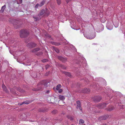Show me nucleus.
Listing matches in <instances>:
<instances>
[{"mask_svg":"<svg viewBox=\"0 0 125 125\" xmlns=\"http://www.w3.org/2000/svg\"><path fill=\"white\" fill-rule=\"evenodd\" d=\"M81 58V59H79V60L77 61V63L79 67V68L80 69L82 68L83 70V69H85L87 68V66L85 58L83 57H82Z\"/></svg>","mask_w":125,"mask_h":125,"instance_id":"1","label":"nucleus"},{"mask_svg":"<svg viewBox=\"0 0 125 125\" xmlns=\"http://www.w3.org/2000/svg\"><path fill=\"white\" fill-rule=\"evenodd\" d=\"M83 35L84 37L88 39H94L95 37V33L93 31L92 32L91 31L89 32V35H87L85 33H84Z\"/></svg>","mask_w":125,"mask_h":125,"instance_id":"2","label":"nucleus"},{"mask_svg":"<svg viewBox=\"0 0 125 125\" xmlns=\"http://www.w3.org/2000/svg\"><path fill=\"white\" fill-rule=\"evenodd\" d=\"M29 34V32L26 30L23 29L20 32V36L21 37H25Z\"/></svg>","mask_w":125,"mask_h":125,"instance_id":"3","label":"nucleus"},{"mask_svg":"<svg viewBox=\"0 0 125 125\" xmlns=\"http://www.w3.org/2000/svg\"><path fill=\"white\" fill-rule=\"evenodd\" d=\"M49 14V12L47 9H46L45 10L44 9H43L41 10L39 15L41 16L44 14L45 15L48 16Z\"/></svg>","mask_w":125,"mask_h":125,"instance_id":"4","label":"nucleus"},{"mask_svg":"<svg viewBox=\"0 0 125 125\" xmlns=\"http://www.w3.org/2000/svg\"><path fill=\"white\" fill-rule=\"evenodd\" d=\"M48 81L47 80H44L41 82L39 83V84L41 85L44 87H47V85L49 83Z\"/></svg>","mask_w":125,"mask_h":125,"instance_id":"5","label":"nucleus"},{"mask_svg":"<svg viewBox=\"0 0 125 125\" xmlns=\"http://www.w3.org/2000/svg\"><path fill=\"white\" fill-rule=\"evenodd\" d=\"M57 58L59 60L63 62H66L67 61V59L66 58H63L61 56H58Z\"/></svg>","mask_w":125,"mask_h":125,"instance_id":"6","label":"nucleus"},{"mask_svg":"<svg viewBox=\"0 0 125 125\" xmlns=\"http://www.w3.org/2000/svg\"><path fill=\"white\" fill-rule=\"evenodd\" d=\"M106 27L107 29L109 30H111L113 29V26L110 23L108 22L106 24Z\"/></svg>","mask_w":125,"mask_h":125,"instance_id":"7","label":"nucleus"},{"mask_svg":"<svg viewBox=\"0 0 125 125\" xmlns=\"http://www.w3.org/2000/svg\"><path fill=\"white\" fill-rule=\"evenodd\" d=\"M36 44L33 42H31L29 43L28 45V46L30 48H32L35 47Z\"/></svg>","mask_w":125,"mask_h":125,"instance_id":"8","label":"nucleus"},{"mask_svg":"<svg viewBox=\"0 0 125 125\" xmlns=\"http://www.w3.org/2000/svg\"><path fill=\"white\" fill-rule=\"evenodd\" d=\"M76 103L77 104V108H79L80 110L82 111V109L81 108L80 101H77Z\"/></svg>","mask_w":125,"mask_h":125,"instance_id":"9","label":"nucleus"},{"mask_svg":"<svg viewBox=\"0 0 125 125\" xmlns=\"http://www.w3.org/2000/svg\"><path fill=\"white\" fill-rule=\"evenodd\" d=\"M108 117V116L107 115H105L104 116H101L99 118V119L100 120H105Z\"/></svg>","mask_w":125,"mask_h":125,"instance_id":"10","label":"nucleus"},{"mask_svg":"<svg viewBox=\"0 0 125 125\" xmlns=\"http://www.w3.org/2000/svg\"><path fill=\"white\" fill-rule=\"evenodd\" d=\"M90 90L88 88L83 89L82 90V92L85 93H88L90 92Z\"/></svg>","mask_w":125,"mask_h":125,"instance_id":"11","label":"nucleus"},{"mask_svg":"<svg viewBox=\"0 0 125 125\" xmlns=\"http://www.w3.org/2000/svg\"><path fill=\"white\" fill-rule=\"evenodd\" d=\"M19 117H20V118L21 119H25L26 117V115L24 114H23L20 115V116H19Z\"/></svg>","mask_w":125,"mask_h":125,"instance_id":"12","label":"nucleus"},{"mask_svg":"<svg viewBox=\"0 0 125 125\" xmlns=\"http://www.w3.org/2000/svg\"><path fill=\"white\" fill-rule=\"evenodd\" d=\"M107 104L105 103H102L101 104H99L100 106H101L100 108H103L105 107Z\"/></svg>","mask_w":125,"mask_h":125,"instance_id":"13","label":"nucleus"},{"mask_svg":"<svg viewBox=\"0 0 125 125\" xmlns=\"http://www.w3.org/2000/svg\"><path fill=\"white\" fill-rule=\"evenodd\" d=\"M95 100L97 102H99L101 99V97L100 96H95Z\"/></svg>","mask_w":125,"mask_h":125,"instance_id":"14","label":"nucleus"},{"mask_svg":"<svg viewBox=\"0 0 125 125\" xmlns=\"http://www.w3.org/2000/svg\"><path fill=\"white\" fill-rule=\"evenodd\" d=\"M6 8V5H4L3 6H2L0 10V12L1 13H2L4 11V10Z\"/></svg>","mask_w":125,"mask_h":125,"instance_id":"15","label":"nucleus"},{"mask_svg":"<svg viewBox=\"0 0 125 125\" xmlns=\"http://www.w3.org/2000/svg\"><path fill=\"white\" fill-rule=\"evenodd\" d=\"M63 73L65 75H67L68 77H71V75L70 73L66 72H63Z\"/></svg>","mask_w":125,"mask_h":125,"instance_id":"16","label":"nucleus"},{"mask_svg":"<svg viewBox=\"0 0 125 125\" xmlns=\"http://www.w3.org/2000/svg\"><path fill=\"white\" fill-rule=\"evenodd\" d=\"M2 87L3 89L5 92L7 93L8 92V91L7 90L6 87L4 84H3L2 85Z\"/></svg>","mask_w":125,"mask_h":125,"instance_id":"17","label":"nucleus"},{"mask_svg":"<svg viewBox=\"0 0 125 125\" xmlns=\"http://www.w3.org/2000/svg\"><path fill=\"white\" fill-rule=\"evenodd\" d=\"M45 2V0H43L42 1H41L39 4L40 5V7H41L44 5Z\"/></svg>","mask_w":125,"mask_h":125,"instance_id":"18","label":"nucleus"},{"mask_svg":"<svg viewBox=\"0 0 125 125\" xmlns=\"http://www.w3.org/2000/svg\"><path fill=\"white\" fill-rule=\"evenodd\" d=\"M51 43L53 44L56 46H59L61 44L59 42H51Z\"/></svg>","mask_w":125,"mask_h":125,"instance_id":"19","label":"nucleus"},{"mask_svg":"<svg viewBox=\"0 0 125 125\" xmlns=\"http://www.w3.org/2000/svg\"><path fill=\"white\" fill-rule=\"evenodd\" d=\"M53 49L57 53H59L60 52L59 50L57 48L53 47Z\"/></svg>","mask_w":125,"mask_h":125,"instance_id":"20","label":"nucleus"},{"mask_svg":"<svg viewBox=\"0 0 125 125\" xmlns=\"http://www.w3.org/2000/svg\"><path fill=\"white\" fill-rule=\"evenodd\" d=\"M59 99L61 100H63L65 99L64 96L61 95H60L59 96Z\"/></svg>","mask_w":125,"mask_h":125,"instance_id":"21","label":"nucleus"},{"mask_svg":"<svg viewBox=\"0 0 125 125\" xmlns=\"http://www.w3.org/2000/svg\"><path fill=\"white\" fill-rule=\"evenodd\" d=\"M119 103H118V104L117 105L118 106V107L120 109H122L123 108H125V105H119Z\"/></svg>","mask_w":125,"mask_h":125,"instance_id":"22","label":"nucleus"},{"mask_svg":"<svg viewBox=\"0 0 125 125\" xmlns=\"http://www.w3.org/2000/svg\"><path fill=\"white\" fill-rule=\"evenodd\" d=\"M39 49L38 48H37L33 49L32 50V52H35L38 51L39 50Z\"/></svg>","mask_w":125,"mask_h":125,"instance_id":"23","label":"nucleus"},{"mask_svg":"<svg viewBox=\"0 0 125 125\" xmlns=\"http://www.w3.org/2000/svg\"><path fill=\"white\" fill-rule=\"evenodd\" d=\"M61 84H59L57 85L56 87V90H58L59 89L61 88Z\"/></svg>","mask_w":125,"mask_h":125,"instance_id":"24","label":"nucleus"},{"mask_svg":"<svg viewBox=\"0 0 125 125\" xmlns=\"http://www.w3.org/2000/svg\"><path fill=\"white\" fill-rule=\"evenodd\" d=\"M115 108H116V107ZM115 108L113 107V106H112L111 107V108H109L108 109V110L109 111H111L113 110H114V109H115Z\"/></svg>","mask_w":125,"mask_h":125,"instance_id":"25","label":"nucleus"},{"mask_svg":"<svg viewBox=\"0 0 125 125\" xmlns=\"http://www.w3.org/2000/svg\"><path fill=\"white\" fill-rule=\"evenodd\" d=\"M84 122V121L82 119H81L79 120V124H83Z\"/></svg>","mask_w":125,"mask_h":125,"instance_id":"26","label":"nucleus"},{"mask_svg":"<svg viewBox=\"0 0 125 125\" xmlns=\"http://www.w3.org/2000/svg\"><path fill=\"white\" fill-rule=\"evenodd\" d=\"M67 118L68 119H70L71 120H73V117L69 115L67 116Z\"/></svg>","mask_w":125,"mask_h":125,"instance_id":"27","label":"nucleus"},{"mask_svg":"<svg viewBox=\"0 0 125 125\" xmlns=\"http://www.w3.org/2000/svg\"><path fill=\"white\" fill-rule=\"evenodd\" d=\"M40 7V5L39 3H37L35 7V9H37L39 7Z\"/></svg>","mask_w":125,"mask_h":125,"instance_id":"28","label":"nucleus"},{"mask_svg":"<svg viewBox=\"0 0 125 125\" xmlns=\"http://www.w3.org/2000/svg\"><path fill=\"white\" fill-rule=\"evenodd\" d=\"M48 61V60L47 59H44L42 60V61L43 62H47Z\"/></svg>","mask_w":125,"mask_h":125,"instance_id":"29","label":"nucleus"},{"mask_svg":"<svg viewBox=\"0 0 125 125\" xmlns=\"http://www.w3.org/2000/svg\"><path fill=\"white\" fill-rule=\"evenodd\" d=\"M22 0H18L17 1V4H21L22 3Z\"/></svg>","mask_w":125,"mask_h":125,"instance_id":"30","label":"nucleus"},{"mask_svg":"<svg viewBox=\"0 0 125 125\" xmlns=\"http://www.w3.org/2000/svg\"><path fill=\"white\" fill-rule=\"evenodd\" d=\"M96 87H97V88H99L100 87V85H98V84H96V85L95 86H94V87L95 88Z\"/></svg>","mask_w":125,"mask_h":125,"instance_id":"31","label":"nucleus"},{"mask_svg":"<svg viewBox=\"0 0 125 125\" xmlns=\"http://www.w3.org/2000/svg\"><path fill=\"white\" fill-rule=\"evenodd\" d=\"M57 2L58 5H60L61 3V0H57Z\"/></svg>","mask_w":125,"mask_h":125,"instance_id":"32","label":"nucleus"},{"mask_svg":"<svg viewBox=\"0 0 125 125\" xmlns=\"http://www.w3.org/2000/svg\"><path fill=\"white\" fill-rule=\"evenodd\" d=\"M100 79L101 80L102 82H103L104 83H106V81L104 79L102 78H101Z\"/></svg>","mask_w":125,"mask_h":125,"instance_id":"33","label":"nucleus"},{"mask_svg":"<svg viewBox=\"0 0 125 125\" xmlns=\"http://www.w3.org/2000/svg\"><path fill=\"white\" fill-rule=\"evenodd\" d=\"M49 74V72H46V73L45 74V76H47Z\"/></svg>","mask_w":125,"mask_h":125,"instance_id":"34","label":"nucleus"},{"mask_svg":"<svg viewBox=\"0 0 125 125\" xmlns=\"http://www.w3.org/2000/svg\"><path fill=\"white\" fill-rule=\"evenodd\" d=\"M28 104V103H26V102H22V104H19V105H22V104Z\"/></svg>","mask_w":125,"mask_h":125,"instance_id":"35","label":"nucleus"},{"mask_svg":"<svg viewBox=\"0 0 125 125\" xmlns=\"http://www.w3.org/2000/svg\"><path fill=\"white\" fill-rule=\"evenodd\" d=\"M58 92L59 93H61L62 91V89H59V90Z\"/></svg>","mask_w":125,"mask_h":125,"instance_id":"36","label":"nucleus"},{"mask_svg":"<svg viewBox=\"0 0 125 125\" xmlns=\"http://www.w3.org/2000/svg\"><path fill=\"white\" fill-rule=\"evenodd\" d=\"M75 71H76V72L78 74V72L79 71V69H78V68H77V69Z\"/></svg>","mask_w":125,"mask_h":125,"instance_id":"37","label":"nucleus"},{"mask_svg":"<svg viewBox=\"0 0 125 125\" xmlns=\"http://www.w3.org/2000/svg\"><path fill=\"white\" fill-rule=\"evenodd\" d=\"M114 25V26H115V27H116H116H118V24H117L116 25H115L114 23H113Z\"/></svg>","mask_w":125,"mask_h":125,"instance_id":"38","label":"nucleus"},{"mask_svg":"<svg viewBox=\"0 0 125 125\" xmlns=\"http://www.w3.org/2000/svg\"><path fill=\"white\" fill-rule=\"evenodd\" d=\"M35 18L34 20L35 21H37L38 20V18L37 17L34 18Z\"/></svg>","mask_w":125,"mask_h":125,"instance_id":"39","label":"nucleus"},{"mask_svg":"<svg viewBox=\"0 0 125 125\" xmlns=\"http://www.w3.org/2000/svg\"><path fill=\"white\" fill-rule=\"evenodd\" d=\"M52 113L53 114H55L56 113V111L55 110H54L52 111Z\"/></svg>","mask_w":125,"mask_h":125,"instance_id":"40","label":"nucleus"},{"mask_svg":"<svg viewBox=\"0 0 125 125\" xmlns=\"http://www.w3.org/2000/svg\"><path fill=\"white\" fill-rule=\"evenodd\" d=\"M66 2L68 3L71 0H65Z\"/></svg>","mask_w":125,"mask_h":125,"instance_id":"41","label":"nucleus"},{"mask_svg":"<svg viewBox=\"0 0 125 125\" xmlns=\"http://www.w3.org/2000/svg\"><path fill=\"white\" fill-rule=\"evenodd\" d=\"M49 65H47L46 66V69H47L48 68V67L49 66Z\"/></svg>","mask_w":125,"mask_h":125,"instance_id":"42","label":"nucleus"},{"mask_svg":"<svg viewBox=\"0 0 125 125\" xmlns=\"http://www.w3.org/2000/svg\"><path fill=\"white\" fill-rule=\"evenodd\" d=\"M110 90V91L111 92H113V91L112 90H111V89H110L108 90Z\"/></svg>","mask_w":125,"mask_h":125,"instance_id":"43","label":"nucleus"},{"mask_svg":"<svg viewBox=\"0 0 125 125\" xmlns=\"http://www.w3.org/2000/svg\"><path fill=\"white\" fill-rule=\"evenodd\" d=\"M50 92V91L49 90H48L46 92V93H49Z\"/></svg>","mask_w":125,"mask_h":125,"instance_id":"44","label":"nucleus"},{"mask_svg":"<svg viewBox=\"0 0 125 125\" xmlns=\"http://www.w3.org/2000/svg\"><path fill=\"white\" fill-rule=\"evenodd\" d=\"M107 96H108L109 97H110V95H109V94H107Z\"/></svg>","mask_w":125,"mask_h":125,"instance_id":"45","label":"nucleus"},{"mask_svg":"<svg viewBox=\"0 0 125 125\" xmlns=\"http://www.w3.org/2000/svg\"><path fill=\"white\" fill-rule=\"evenodd\" d=\"M5 125H10L9 124H6Z\"/></svg>","mask_w":125,"mask_h":125,"instance_id":"46","label":"nucleus"},{"mask_svg":"<svg viewBox=\"0 0 125 125\" xmlns=\"http://www.w3.org/2000/svg\"><path fill=\"white\" fill-rule=\"evenodd\" d=\"M31 65V64H27V66H29V65Z\"/></svg>","mask_w":125,"mask_h":125,"instance_id":"47","label":"nucleus"},{"mask_svg":"<svg viewBox=\"0 0 125 125\" xmlns=\"http://www.w3.org/2000/svg\"><path fill=\"white\" fill-rule=\"evenodd\" d=\"M71 46H72V47H74L73 46V45H71Z\"/></svg>","mask_w":125,"mask_h":125,"instance_id":"48","label":"nucleus"},{"mask_svg":"<svg viewBox=\"0 0 125 125\" xmlns=\"http://www.w3.org/2000/svg\"><path fill=\"white\" fill-rule=\"evenodd\" d=\"M103 125H107L106 124H103Z\"/></svg>","mask_w":125,"mask_h":125,"instance_id":"49","label":"nucleus"},{"mask_svg":"<svg viewBox=\"0 0 125 125\" xmlns=\"http://www.w3.org/2000/svg\"><path fill=\"white\" fill-rule=\"evenodd\" d=\"M117 93H118V94H119V92H117Z\"/></svg>","mask_w":125,"mask_h":125,"instance_id":"50","label":"nucleus"},{"mask_svg":"<svg viewBox=\"0 0 125 125\" xmlns=\"http://www.w3.org/2000/svg\"><path fill=\"white\" fill-rule=\"evenodd\" d=\"M78 75H80V73H79V74H78Z\"/></svg>","mask_w":125,"mask_h":125,"instance_id":"51","label":"nucleus"},{"mask_svg":"<svg viewBox=\"0 0 125 125\" xmlns=\"http://www.w3.org/2000/svg\"><path fill=\"white\" fill-rule=\"evenodd\" d=\"M112 98H114V97H112Z\"/></svg>","mask_w":125,"mask_h":125,"instance_id":"52","label":"nucleus"},{"mask_svg":"<svg viewBox=\"0 0 125 125\" xmlns=\"http://www.w3.org/2000/svg\"><path fill=\"white\" fill-rule=\"evenodd\" d=\"M119 103H120V104H121V103H121V102H120Z\"/></svg>","mask_w":125,"mask_h":125,"instance_id":"53","label":"nucleus"}]
</instances>
